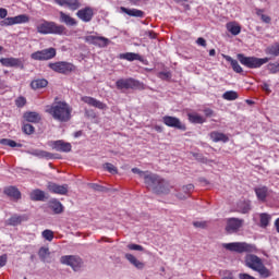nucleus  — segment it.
Masks as SVG:
<instances>
[{"label":"nucleus","mask_w":279,"mask_h":279,"mask_svg":"<svg viewBox=\"0 0 279 279\" xmlns=\"http://www.w3.org/2000/svg\"><path fill=\"white\" fill-rule=\"evenodd\" d=\"M144 183L148 190H153L156 194H168L171 191V185L160 175L147 172L144 177Z\"/></svg>","instance_id":"1"},{"label":"nucleus","mask_w":279,"mask_h":279,"mask_svg":"<svg viewBox=\"0 0 279 279\" xmlns=\"http://www.w3.org/2000/svg\"><path fill=\"white\" fill-rule=\"evenodd\" d=\"M144 183L148 190H153L156 194H168L171 191V185L160 175L147 172L144 177Z\"/></svg>","instance_id":"2"},{"label":"nucleus","mask_w":279,"mask_h":279,"mask_svg":"<svg viewBox=\"0 0 279 279\" xmlns=\"http://www.w3.org/2000/svg\"><path fill=\"white\" fill-rule=\"evenodd\" d=\"M35 27L36 32L40 35H63L66 32L64 25H59L45 19L37 21Z\"/></svg>","instance_id":"3"},{"label":"nucleus","mask_w":279,"mask_h":279,"mask_svg":"<svg viewBox=\"0 0 279 279\" xmlns=\"http://www.w3.org/2000/svg\"><path fill=\"white\" fill-rule=\"evenodd\" d=\"M47 112L60 122H69L72 118V108L63 101L53 104Z\"/></svg>","instance_id":"4"},{"label":"nucleus","mask_w":279,"mask_h":279,"mask_svg":"<svg viewBox=\"0 0 279 279\" xmlns=\"http://www.w3.org/2000/svg\"><path fill=\"white\" fill-rule=\"evenodd\" d=\"M245 267L257 271L262 279H268L271 276L270 270L263 264L262 258L254 254H247L245 256Z\"/></svg>","instance_id":"5"},{"label":"nucleus","mask_w":279,"mask_h":279,"mask_svg":"<svg viewBox=\"0 0 279 279\" xmlns=\"http://www.w3.org/2000/svg\"><path fill=\"white\" fill-rule=\"evenodd\" d=\"M225 250L229 252H236L238 254H257L258 250L255 244L246 242H232L223 244Z\"/></svg>","instance_id":"6"},{"label":"nucleus","mask_w":279,"mask_h":279,"mask_svg":"<svg viewBox=\"0 0 279 279\" xmlns=\"http://www.w3.org/2000/svg\"><path fill=\"white\" fill-rule=\"evenodd\" d=\"M8 14L9 12L7 9H0V19H2V21H0L1 27L12 26L16 24H25L31 21L29 16H27L26 14H21L15 17H8Z\"/></svg>","instance_id":"7"},{"label":"nucleus","mask_w":279,"mask_h":279,"mask_svg":"<svg viewBox=\"0 0 279 279\" xmlns=\"http://www.w3.org/2000/svg\"><path fill=\"white\" fill-rule=\"evenodd\" d=\"M240 63L248 69H258L269 61V58L245 57L242 53L236 56Z\"/></svg>","instance_id":"8"},{"label":"nucleus","mask_w":279,"mask_h":279,"mask_svg":"<svg viewBox=\"0 0 279 279\" xmlns=\"http://www.w3.org/2000/svg\"><path fill=\"white\" fill-rule=\"evenodd\" d=\"M116 87L118 89H138L143 90L145 89V84L142 82L134 80L132 77L130 78H120L116 82Z\"/></svg>","instance_id":"9"},{"label":"nucleus","mask_w":279,"mask_h":279,"mask_svg":"<svg viewBox=\"0 0 279 279\" xmlns=\"http://www.w3.org/2000/svg\"><path fill=\"white\" fill-rule=\"evenodd\" d=\"M48 68H50L52 71L60 74H70L76 71V66L73 63L65 62V61L49 63Z\"/></svg>","instance_id":"10"},{"label":"nucleus","mask_w":279,"mask_h":279,"mask_svg":"<svg viewBox=\"0 0 279 279\" xmlns=\"http://www.w3.org/2000/svg\"><path fill=\"white\" fill-rule=\"evenodd\" d=\"M57 57V49L48 48L40 51L33 52L31 58L36 61H48Z\"/></svg>","instance_id":"11"},{"label":"nucleus","mask_w":279,"mask_h":279,"mask_svg":"<svg viewBox=\"0 0 279 279\" xmlns=\"http://www.w3.org/2000/svg\"><path fill=\"white\" fill-rule=\"evenodd\" d=\"M62 265H69L74 271H78L82 267V259L74 255H64L60 258Z\"/></svg>","instance_id":"12"},{"label":"nucleus","mask_w":279,"mask_h":279,"mask_svg":"<svg viewBox=\"0 0 279 279\" xmlns=\"http://www.w3.org/2000/svg\"><path fill=\"white\" fill-rule=\"evenodd\" d=\"M243 223H244L243 219L228 218L226 232H228V234H235V232H239V230L242 228Z\"/></svg>","instance_id":"13"},{"label":"nucleus","mask_w":279,"mask_h":279,"mask_svg":"<svg viewBox=\"0 0 279 279\" xmlns=\"http://www.w3.org/2000/svg\"><path fill=\"white\" fill-rule=\"evenodd\" d=\"M0 63L5 68H20L21 70L25 69V64L20 58H1Z\"/></svg>","instance_id":"14"},{"label":"nucleus","mask_w":279,"mask_h":279,"mask_svg":"<svg viewBox=\"0 0 279 279\" xmlns=\"http://www.w3.org/2000/svg\"><path fill=\"white\" fill-rule=\"evenodd\" d=\"M76 16L85 23H89L93 21L95 16V10L92 7H86L76 12Z\"/></svg>","instance_id":"15"},{"label":"nucleus","mask_w":279,"mask_h":279,"mask_svg":"<svg viewBox=\"0 0 279 279\" xmlns=\"http://www.w3.org/2000/svg\"><path fill=\"white\" fill-rule=\"evenodd\" d=\"M162 122L170 128H174L181 131H185L186 126L185 124H183L180 119L175 118V117H171V116H165L162 118Z\"/></svg>","instance_id":"16"},{"label":"nucleus","mask_w":279,"mask_h":279,"mask_svg":"<svg viewBox=\"0 0 279 279\" xmlns=\"http://www.w3.org/2000/svg\"><path fill=\"white\" fill-rule=\"evenodd\" d=\"M47 189L54 194L68 195L69 193V184L59 185L54 182H48Z\"/></svg>","instance_id":"17"},{"label":"nucleus","mask_w":279,"mask_h":279,"mask_svg":"<svg viewBox=\"0 0 279 279\" xmlns=\"http://www.w3.org/2000/svg\"><path fill=\"white\" fill-rule=\"evenodd\" d=\"M81 100L92 107L98 108L99 110H106L108 109V105L99 101L98 99L89 96H84L81 98Z\"/></svg>","instance_id":"18"},{"label":"nucleus","mask_w":279,"mask_h":279,"mask_svg":"<svg viewBox=\"0 0 279 279\" xmlns=\"http://www.w3.org/2000/svg\"><path fill=\"white\" fill-rule=\"evenodd\" d=\"M52 149L61 153H70L72 151V144L64 141H56L52 142Z\"/></svg>","instance_id":"19"},{"label":"nucleus","mask_w":279,"mask_h":279,"mask_svg":"<svg viewBox=\"0 0 279 279\" xmlns=\"http://www.w3.org/2000/svg\"><path fill=\"white\" fill-rule=\"evenodd\" d=\"M27 153L32 156H36L38 158H44V159H47V160L57 158V156L54 154L49 153L47 150H43V149H31Z\"/></svg>","instance_id":"20"},{"label":"nucleus","mask_w":279,"mask_h":279,"mask_svg":"<svg viewBox=\"0 0 279 279\" xmlns=\"http://www.w3.org/2000/svg\"><path fill=\"white\" fill-rule=\"evenodd\" d=\"M49 208L54 215H62L64 213L63 204L57 198L49 201Z\"/></svg>","instance_id":"21"},{"label":"nucleus","mask_w":279,"mask_h":279,"mask_svg":"<svg viewBox=\"0 0 279 279\" xmlns=\"http://www.w3.org/2000/svg\"><path fill=\"white\" fill-rule=\"evenodd\" d=\"M59 16L60 23H63L66 26H76L78 24L75 19H73L70 14L64 13L63 11L59 12Z\"/></svg>","instance_id":"22"},{"label":"nucleus","mask_w":279,"mask_h":279,"mask_svg":"<svg viewBox=\"0 0 279 279\" xmlns=\"http://www.w3.org/2000/svg\"><path fill=\"white\" fill-rule=\"evenodd\" d=\"M23 118L26 122L39 123L41 121V114L35 111H27L23 114Z\"/></svg>","instance_id":"23"},{"label":"nucleus","mask_w":279,"mask_h":279,"mask_svg":"<svg viewBox=\"0 0 279 279\" xmlns=\"http://www.w3.org/2000/svg\"><path fill=\"white\" fill-rule=\"evenodd\" d=\"M120 10H121V12H123L126 15L132 16V17H140V19L145 17V12H143L138 9H126L125 7H121Z\"/></svg>","instance_id":"24"},{"label":"nucleus","mask_w":279,"mask_h":279,"mask_svg":"<svg viewBox=\"0 0 279 279\" xmlns=\"http://www.w3.org/2000/svg\"><path fill=\"white\" fill-rule=\"evenodd\" d=\"M4 194H7L9 197H12L13 199L22 198V193L16 186L5 187L4 189Z\"/></svg>","instance_id":"25"},{"label":"nucleus","mask_w":279,"mask_h":279,"mask_svg":"<svg viewBox=\"0 0 279 279\" xmlns=\"http://www.w3.org/2000/svg\"><path fill=\"white\" fill-rule=\"evenodd\" d=\"M51 256L50 248L47 246H43L38 250V257L41 263H50L49 258Z\"/></svg>","instance_id":"26"},{"label":"nucleus","mask_w":279,"mask_h":279,"mask_svg":"<svg viewBox=\"0 0 279 279\" xmlns=\"http://www.w3.org/2000/svg\"><path fill=\"white\" fill-rule=\"evenodd\" d=\"M87 40L94 45L99 46V47L108 46V41H109L108 38L97 37V36H89V37H87Z\"/></svg>","instance_id":"27"},{"label":"nucleus","mask_w":279,"mask_h":279,"mask_svg":"<svg viewBox=\"0 0 279 279\" xmlns=\"http://www.w3.org/2000/svg\"><path fill=\"white\" fill-rule=\"evenodd\" d=\"M49 82L45 78H38L31 82V88L34 90L47 87Z\"/></svg>","instance_id":"28"},{"label":"nucleus","mask_w":279,"mask_h":279,"mask_svg":"<svg viewBox=\"0 0 279 279\" xmlns=\"http://www.w3.org/2000/svg\"><path fill=\"white\" fill-rule=\"evenodd\" d=\"M227 31L233 36H238L241 33L242 27L236 22H230L226 25Z\"/></svg>","instance_id":"29"},{"label":"nucleus","mask_w":279,"mask_h":279,"mask_svg":"<svg viewBox=\"0 0 279 279\" xmlns=\"http://www.w3.org/2000/svg\"><path fill=\"white\" fill-rule=\"evenodd\" d=\"M210 138L215 143H218V142L227 143L229 141V137L226 134L219 133V132H211L210 133Z\"/></svg>","instance_id":"30"},{"label":"nucleus","mask_w":279,"mask_h":279,"mask_svg":"<svg viewBox=\"0 0 279 279\" xmlns=\"http://www.w3.org/2000/svg\"><path fill=\"white\" fill-rule=\"evenodd\" d=\"M120 59H124V60H128V61L137 60V61L143 62V57H141V54L134 53V52L122 53V54H120Z\"/></svg>","instance_id":"31"},{"label":"nucleus","mask_w":279,"mask_h":279,"mask_svg":"<svg viewBox=\"0 0 279 279\" xmlns=\"http://www.w3.org/2000/svg\"><path fill=\"white\" fill-rule=\"evenodd\" d=\"M29 197L32 201H45L46 199V193L41 191L40 189L34 190L31 192Z\"/></svg>","instance_id":"32"},{"label":"nucleus","mask_w":279,"mask_h":279,"mask_svg":"<svg viewBox=\"0 0 279 279\" xmlns=\"http://www.w3.org/2000/svg\"><path fill=\"white\" fill-rule=\"evenodd\" d=\"M187 119L191 123L194 124H203L204 122H206V119L197 113H187Z\"/></svg>","instance_id":"33"},{"label":"nucleus","mask_w":279,"mask_h":279,"mask_svg":"<svg viewBox=\"0 0 279 279\" xmlns=\"http://www.w3.org/2000/svg\"><path fill=\"white\" fill-rule=\"evenodd\" d=\"M125 258L126 260H129V263H131V265H134V267H136L137 269H143V267H145L143 263L137 260L136 257L130 253L125 254Z\"/></svg>","instance_id":"34"},{"label":"nucleus","mask_w":279,"mask_h":279,"mask_svg":"<svg viewBox=\"0 0 279 279\" xmlns=\"http://www.w3.org/2000/svg\"><path fill=\"white\" fill-rule=\"evenodd\" d=\"M255 193L259 201L265 202L268 195V189L267 186L256 187Z\"/></svg>","instance_id":"35"},{"label":"nucleus","mask_w":279,"mask_h":279,"mask_svg":"<svg viewBox=\"0 0 279 279\" xmlns=\"http://www.w3.org/2000/svg\"><path fill=\"white\" fill-rule=\"evenodd\" d=\"M223 58H225L228 62H230V64H231L233 71H234L235 73H242V72H243V69L240 66V64H239V62H238L236 60L232 59V58L229 57V56H223Z\"/></svg>","instance_id":"36"},{"label":"nucleus","mask_w":279,"mask_h":279,"mask_svg":"<svg viewBox=\"0 0 279 279\" xmlns=\"http://www.w3.org/2000/svg\"><path fill=\"white\" fill-rule=\"evenodd\" d=\"M251 210V203L248 201H244L240 203L239 205V211L242 213V215H247Z\"/></svg>","instance_id":"37"},{"label":"nucleus","mask_w":279,"mask_h":279,"mask_svg":"<svg viewBox=\"0 0 279 279\" xmlns=\"http://www.w3.org/2000/svg\"><path fill=\"white\" fill-rule=\"evenodd\" d=\"M0 144L4 145V146H10L12 148H14V147H22L23 146L22 144H19L15 141L10 140V138H1L0 140Z\"/></svg>","instance_id":"38"},{"label":"nucleus","mask_w":279,"mask_h":279,"mask_svg":"<svg viewBox=\"0 0 279 279\" xmlns=\"http://www.w3.org/2000/svg\"><path fill=\"white\" fill-rule=\"evenodd\" d=\"M266 53L270 54V56H274V57H278L279 56V43L268 47L266 49Z\"/></svg>","instance_id":"39"},{"label":"nucleus","mask_w":279,"mask_h":279,"mask_svg":"<svg viewBox=\"0 0 279 279\" xmlns=\"http://www.w3.org/2000/svg\"><path fill=\"white\" fill-rule=\"evenodd\" d=\"M222 98L229 101L235 100L239 98V95L234 90H228L222 95Z\"/></svg>","instance_id":"40"},{"label":"nucleus","mask_w":279,"mask_h":279,"mask_svg":"<svg viewBox=\"0 0 279 279\" xmlns=\"http://www.w3.org/2000/svg\"><path fill=\"white\" fill-rule=\"evenodd\" d=\"M23 221L22 216L14 215L8 220V226H20Z\"/></svg>","instance_id":"41"},{"label":"nucleus","mask_w":279,"mask_h":279,"mask_svg":"<svg viewBox=\"0 0 279 279\" xmlns=\"http://www.w3.org/2000/svg\"><path fill=\"white\" fill-rule=\"evenodd\" d=\"M81 2L78 0H68L66 8L71 11H76L81 8Z\"/></svg>","instance_id":"42"},{"label":"nucleus","mask_w":279,"mask_h":279,"mask_svg":"<svg viewBox=\"0 0 279 279\" xmlns=\"http://www.w3.org/2000/svg\"><path fill=\"white\" fill-rule=\"evenodd\" d=\"M194 190V185L193 184H187V185H184L182 187V191L185 193L186 196H182L181 194H178V197L181 198V199H184L186 198L187 196H190V193Z\"/></svg>","instance_id":"43"},{"label":"nucleus","mask_w":279,"mask_h":279,"mask_svg":"<svg viewBox=\"0 0 279 279\" xmlns=\"http://www.w3.org/2000/svg\"><path fill=\"white\" fill-rule=\"evenodd\" d=\"M270 216L268 214H260V228H267L269 226Z\"/></svg>","instance_id":"44"},{"label":"nucleus","mask_w":279,"mask_h":279,"mask_svg":"<svg viewBox=\"0 0 279 279\" xmlns=\"http://www.w3.org/2000/svg\"><path fill=\"white\" fill-rule=\"evenodd\" d=\"M41 235L46 241H53L54 239V232L49 229L44 230Z\"/></svg>","instance_id":"45"},{"label":"nucleus","mask_w":279,"mask_h":279,"mask_svg":"<svg viewBox=\"0 0 279 279\" xmlns=\"http://www.w3.org/2000/svg\"><path fill=\"white\" fill-rule=\"evenodd\" d=\"M22 131L27 135H32L35 133V126L29 123H26L22 126Z\"/></svg>","instance_id":"46"},{"label":"nucleus","mask_w":279,"mask_h":279,"mask_svg":"<svg viewBox=\"0 0 279 279\" xmlns=\"http://www.w3.org/2000/svg\"><path fill=\"white\" fill-rule=\"evenodd\" d=\"M267 69L269 70V72H270L271 74H276V73L279 72V63H278V62L269 63V64L267 65Z\"/></svg>","instance_id":"47"},{"label":"nucleus","mask_w":279,"mask_h":279,"mask_svg":"<svg viewBox=\"0 0 279 279\" xmlns=\"http://www.w3.org/2000/svg\"><path fill=\"white\" fill-rule=\"evenodd\" d=\"M104 168L109 171L110 173L112 174H116L119 172V170L117 169V167H114V165L110 163V162H107L104 165Z\"/></svg>","instance_id":"48"},{"label":"nucleus","mask_w":279,"mask_h":279,"mask_svg":"<svg viewBox=\"0 0 279 279\" xmlns=\"http://www.w3.org/2000/svg\"><path fill=\"white\" fill-rule=\"evenodd\" d=\"M27 104V99L25 97L20 96L19 98L15 99V106L19 108L25 107Z\"/></svg>","instance_id":"49"},{"label":"nucleus","mask_w":279,"mask_h":279,"mask_svg":"<svg viewBox=\"0 0 279 279\" xmlns=\"http://www.w3.org/2000/svg\"><path fill=\"white\" fill-rule=\"evenodd\" d=\"M131 171H132L133 173H135V174H138L140 178H143V179H145V175H147V173L149 172V171H142V170L138 169V168H132Z\"/></svg>","instance_id":"50"},{"label":"nucleus","mask_w":279,"mask_h":279,"mask_svg":"<svg viewBox=\"0 0 279 279\" xmlns=\"http://www.w3.org/2000/svg\"><path fill=\"white\" fill-rule=\"evenodd\" d=\"M128 248L132 250V251H136V252H143V250H144L143 246H141L138 244H129Z\"/></svg>","instance_id":"51"},{"label":"nucleus","mask_w":279,"mask_h":279,"mask_svg":"<svg viewBox=\"0 0 279 279\" xmlns=\"http://www.w3.org/2000/svg\"><path fill=\"white\" fill-rule=\"evenodd\" d=\"M7 263H8V255L7 254L1 255L0 256V269H1V267H5Z\"/></svg>","instance_id":"52"},{"label":"nucleus","mask_w":279,"mask_h":279,"mask_svg":"<svg viewBox=\"0 0 279 279\" xmlns=\"http://www.w3.org/2000/svg\"><path fill=\"white\" fill-rule=\"evenodd\" d=\"M207 222L206 221H194L193 227L194 228H206Z\"/></svg>","instance_id":"53"},{"label":"nucleus","mask_w":279,"mask_h":279,"mask_svg":"<svg viewBox=\"0 0 279 279\" xmlns=\"http://www.w3.org/2000/svg\"><path fill=\"white\" fill-rule=\"evenodd\" d=\"M239 279H256V278L246 272H242L239 275Z\"/></svg>","instance_id":"54"},{"label":"nucleus","mask_w":279,"mask_h":279,"mask_svg":"<svg viewBox=\"0 0 279 279\" xmlns=\"http://www.w3.org/2000/svg\"><path fill=\"white\" fill-rule=\"evenodd\" d=\"M92 187L98 192H104V190H106V187H104L99 184H96V183L92 184Z\"/></svg>","instance_id":"55"},{"label":"nucleus","mask_w":279,"mask_h":279,"mask_svg":"<svg viewBox=\"0 0 279 279\" xmlns=\"http://www.w3.org/2000/svg\"><path fill=\"white\" fill-rule=\"evenodd\" d=\"M68 1L69 0H54V3L60 7H68Z\"/></svg>","instance_id":"56"},{"label":"nucleus","mask_w":279,"mask_h":279,"mask_svg":"<svg viewBox=\"0 0 279 279\" xmlns=\"http://www.w3.org/2000/svg\"><path fill=\"white\" fill-rule=\"evenodd\" d=\"M204 113H205V116L207 117V118H210V117H213L214 116V110H211V109H209V108H206V109H204Z\"/></svg>","instance_id":"57"},{"label":"nucleus","mask_w":279,"mask_h":279,"mask_svg":"<svg viewBox=\"0 0 279 279\" xmlns=\"http://www.w3.org/2000/svg\"><path fill=\"white\" fill-rule=\"evenodd\" d=\"M196 44H197L198 46H202V47H206V46H207L206 40H205L204 38H202V37H199V38L196 40Z\"/></svg>","instance_id":"58"},{"label":"nucleus","mask_w":279,"mask_h":279,"mask_svg":"<svg viewBox=\"0 0 279 279\" xmlns=\"http://www.w3.org/2000/svg\"><path fill=\"white\" fill-rule=\"evenodd\" d=\"M262 21L264 22V23H266V24H270V22H271V19H270V16H268V15H262Z\"/></svg>","instance_id":"59"},{"label":"nucleus","mask_w":279,"mask_h":279,"mask_svg":"<svg viewBox=\"0 0 279 279\" xmlns=\"http://www.w3.org/2000/svg\"><path fill=\"white\" fill-rule=\"evenodd\" d=\"M159 76L162 78H171V73L170 72H160Z\"/></svg>","instance_id":"60"},{"label":"nucleus","mask_w":279,"mask_h":279,"mask_svg":"<svg viewBox=\"0 0 279 279\" xmlns=\"http://www.w3.org/2000/svg\"><path fill=\"white\" fill-rule=\"evenodd\" d=\"M262 88H263L267 94H270V93H271V90H270V88H269V85H268L267 83H264V84L262 85Z\"/></svg>","instance_id":"61"},{"label":"nucleus","mask_w":279,"mask_h":279,"mask_svg":"<svg viewBox=\"0 0 279 279\" xmlns=\"http://www.w3.org/2000/svg\"><path fill=\"white\" fill-rule=\"evenodd\" d=\"M255 11H256V15L260 16V19H262V15H265V14H263L265 12V10H263V9H255Z\"/></svg>","instance_id":"62"},{"label":"nucleus","mask_w":279,"mask_h":279,"mask_svg":"<svg viewBox=\"0 0 279 279\" xmlns=\"http://www.w3.org/2000/svg\"><path fill=\"white\" fill-rule=\"evenodd\" d=\"M155 131H157L158 133H162V131H163V129H162V126H160V125H155Z\"/></svg>","instance_id":"63"},{"label":"nucleus","mask_w":279,"mask_h":279,"mask_svg":"<svg viewBox=\"0 0 279 279\" xmlns=\"http://www.w3.org/2000/svg\"><path fill=\"white\" fill-rule=\"evenodd\" d=\"M275 227L277 232L279 233V218L275 221Z\"/></svg>","instance_id":"64"}]
</instances>
